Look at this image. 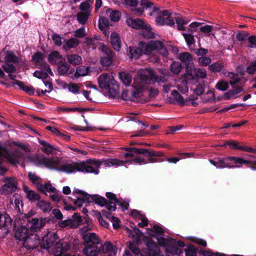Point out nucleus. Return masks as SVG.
I'll return each mask as SVG.
<instances>
[{
  "label": "nucleus",
  "mask_w": 256,
  "mask_h": 256,
  "mask_svg": "<svg viewBox=\"0 0 256 256\" xmlns=\"http://www.w3.org/2000/svg\"><path fill=\"white\" fill-rule=\"evenodd\" d=\"M154 50L164 51V56L168 54L162 42L158 40H151L147 44L144 42H140L138 43V46H130L128 54L130 58L138 59L142 54H150Z\"/></svg>",
  "instance_id": "1"
},
{
  "label": "nucleus",
  "mask_w": 256,
  "mask_h": 256,
  "mask_svg": "<svg viewBox=\"0 0 256 256\" xmlns=\"http://www.w3.org/2000/svg\"><path fill=\"white\" fill-rule=\"evenodd\" d=\"M127 151L124 154L126 158H133L135 154H142L146 157L148 158V160L149 162L154 163L158 162V158L164 156L162 152L158 151H155L152 149H146L144 148H136L126 147L123 148Z\"/></svg>",
  "instance_id": "2"
},
{
  "label": "nucleus",
  "mask_w": 256,
  "mask_h": 256,
  "mask_svg": "<svg viewBox=\"0 0 256 256\" xmlns=\"http://www.w3.org/2000/svg\"><path fill=\"white\" fill-rule=\"evenodd\" d=\"M82 240L83 253L86 256H96L98 244H102L98 236L94 232H88L82 236Z\"/></svg>",
  "instance_id": "3"
},
{
  "label": "nucleus",
  "mask_w": 256,
  "mask_h": 256,
  "mask_svg": "<svg viewBox=\"0 0 256 256\" xmlns=\"http://www.w3.org/2000/svg\"><path fill=\"white\" fill-rule=\"evenodd\" d=\"M56 170L64 172L67 174H71L76 171L86 173H93L98 174L99 173L98 170L94 169L92 166H88L86 162H73L72 164H65L61 166L56 168Z\"/></svg>",
  "instance_id": "4"
},
{
  "label": "nucleus",
  "mask_w": 256,
  "mask_h": 256,
  "mask_svg": "<svg viewBox=\"0 0 256 256\" xmlns=\"http://www.w3.org/2000/svg\"><path fill=\"white\" fill-rule=\"evenodd\" d=\"M99 87L108 90L110 95L116 96L118 93L119 86L113 76L108 74H100L98 78Z\"/></svg>",
  "instance_id": "5"
},
{
  "label": "nucleus",
  "mask_w": 256,
  "mask_h": 256,
  "mask_svg": "<svg viewBox=\"0 0 256 256\" xmlns=\"http://www.w3.org/2000/svg\"><path fill=\"white\" fill-rule=\"evenodd\" d=\"M164 76H158L156 72L150 68H146L140 74V79L142 82L146 84H154L156 82L158 84L166 82L168 80L164 76L168 74L166 72H162Z\"/></svg>",
  "instance_id": "6"
},
{
  "label": "nucleus",
  "mask_w": 256,
  "mask_h": 256,
  "mask_svg": "<svg viewBox=\"0 0 256 256\" xmlns=\"http://www.w3.org/2000/svg\"><path fill=\"white\" fill-rule=\"evenodd\" d=\"M122 4L126 6H130L133 8L131 9L133 13L138 16H140L144 12V9H148L152 8L154 4L148 0H140V7L136 8V7L138 4V0H123Z\"/></svg>",
  "instance_id": "7"
},
{
  "label": "nucleus",
  "mask_w": 256,
  "mask_h": 256,
  "mask_svg": "<svg viewBox=\"0 0 256 256\" xmlns=\"http://www.w3.org/2000/svg\"><path fill=\"white\" fill-rule=\"evenodd\" d=\"M2 182L5 184L0 187V194L2 195H10L17 190L18 182L15 178L5 176Z\"/></svg>",
  "instance_id": "8"
},
{
  "label": "nucleus",
  "mask_w": 256,
  "mask_h": 256,
  "mask_svg": "<svg viewBox=\"0 0 256 256\" xmlns=\"http://www.w3.org/2000/svg\"><path fill=\"white\" fill-rule=\"evenodd\" d=\"M128 161H122L116 158L108 159L106 160H98L96 159H90L87 160V164L88 166L94 165L96 167L95 170H98V168H100L102 164L105 166L110 167L115 166H123ZM94 169V168L92 167Z\"/></svg>",
  "instance_id": "9"
},
{
  "label": "nucleus",
  "mask_w": 256,
  "mask_h": 256,
  "mask_svg": "<svg viewBox=\"0 0 256 256\" xmlns=\"http://www.w3.org/2000/svg\"><path fill=\"white\" fill-rule=\"evenodd\" d=\"M102 56L100 57V64L104 66L108 67L112 65L114 53L108 46H102Z\"/></svg>",
  "instance_id": "10"
},
{
  "label": "nucleus",
  "mask_w": 256,
  "mask_h": 256,
  "mask_svg": "<svg viewBox=\"0 0 256 256\" xmlns=\"http://www.w3.org/2000/svg\"><path fill=\"white\" fill-rule=\"evenodd\" d=\"M210 162L216 166L217 168H238L240 166L238 165H233L230 164V163L228 162V156L226 158L218 157L215 158L214 159H210Z\"/></svg>",
  "instance_id": "11"
},
{
  "label": "nucleus",
  "mask_w": 256,
  "mask_h": 256,
  "mask_svg": "<svg viewBox=\"0 0 256 256\" xmlns=\"http://www.w3.org/2000/svg\"><path fill=\"white\" fill-rule=\"evenodd\" d=\"M56 232H48L42 238L40 242V246L44 249H48L52 247L54 242L58 239Z\"/></svg>",
  "instance_id": "12"
},
{
  "label": "nucleus",
  "mask_w": 256,
  "mask_h": 256,
  "mask_svg": "<svg viewBox=\"0 0 256 256\" xmlns=\"http://www.w3.org/2000/svg\"><path fill=\"white\" fill-rule=\"evenodd\" d=\"M28 221L31 223L30 230L33 234L43 228L46 222H50V218H32L30 220H29Z\"/></svg>",
  "instance_id": "13"
},
{
  "label": "nucleus",
  "mask_w": 256,
  "mask_h": 256,
  "mask_svg": "<svg viewBox=\"0 0 256 256\" xmlns=\"http://www.w3.org/2000/svg\"><path fill=\"white\" fill-rule=\"evenodd\" d=\"M32 235L33 234L30 232V230L24 226H22L16 230L14 236L16 239L25 242L30 236Z\"/></svg>",
  "instance_id": "14"
},
{
  "label": "nucleus",
  "mask_w": 256,
  "mask_h": 256,
  "mask_svg": "<svg viewBox=\"0 0 256 256\" xmlns=\"http://www.w3.org/2000/svg\"><path fill=\"white\" fill-rule=\"evenodd\" d=\"M71 246L70 243L64 242L63 240H59L56 242L54 250V256H62L68 251Z\"/></svg>",
  "instance_id": "15"
},
{
  "label": "nucleus",
  "mask_w": 256,
  "mask_h": 256,
  "mask_svg": "<svg viewBox=\"0 0 256 256\" xmlns=\"http://www.w3.org/2000/svg\"><path fill=\"white\" fill-rule=\"evenodd\" d=\"M116 248L114 247L112 244L110 242H106L104 244H101L100 247L97 246V252L96 256L99 254H104L110 252H114V254H116L115 250Z\"/></svg>",
  "instance_id": "16"
},
{
  "label": "nucleus",
  "mask_w": 256,
  "mask_h": 256,
  "mask_svg": "<svg viewBox=\"0 0 256 256\" xmlns=\"http://www.w3.org/2000/svg\"><path fill=\"white\" fill-rule=\"evenodd\" d=\"M127 24L133 28L142 30L146 26L145 23L140 18H128L126 20Z\"/></svg>",
  "instance_id": "17"
},
{
  "label": "nucleus",
  "mask_w": 256,
  "mask_h": 256,
  "mask_svg": "<svg viewBox=\"0 0 256 256\" xmlns=\"http://www.w3.org/2000/svg\"><path fill=\"white\" fill-rule=\"evenodd\" d=\"M94 202L95 204L100 205L101 206H104L107 203V200L104 197H102L98 194L90 195V197L87 200V203Z\"/></svg>",
  "instance_id": "18"
},
{
  "label": "nucleus",
  "mask_w": 256,
  "mask_h": 256,
  "mask_svg": "<svg viewBox=\"0 0 256 256\" xmlns=\"http://www.w3.org/2000/svg\"><path fill=\"white\" fill-rule=\"evenodd\" d=\"M227 146H229V148L232 149L240 150L245 152L246 151V146H240L239 144V142L236 140H227L224 142V143L221 145V146L222 147H226Z\"/></svg>",
  "instance_id": "19"
},
{
  "label": "nucleus",
  "mask_w": 256,
  "mask_h": 256,
  "mask_svg": "<svg viewBox=\"0 0 256 256\" xmlns=\"http://www.w3.org/2000/svg\"><path fill=\"white\" fill-rule=\"evenodd\" d=\"M58 72L60 76H64L68 74L70 70V66L66 62L64 58L58 62Z\"/></svg>",
  "instance_id": "20"
},
{
  "label": "nucleus",
  "mask_w": 256,
  "mask_h": 256,
  "mask_svg": "<svg viewBox=\"0 0 256 256\" xmlns=\"http://www.w3.org/2000/svg\"><path fill=\"white\" fill-rule=\"evenodd\" d=\"M40 164L44 166L46 168L50 169L56 170L58 168L56 166L58 164V162L55 160L53 158H48L44 157L42 160H40Z\"/></svg>",
  "instance_id": "21"
},
{
  "label": "nucleus",
  "mask_w": 256,
  "mask_h": 256,
  "mask_svg": "<svg viewBox=\"0 0 256 256\" xmlns=\"http://www.w3.org/2000/svg\"><path fill=\"white\" fill-rule=\"evenodd\" d=\"M36 189L41 193L46 194V192H55L56 188L50 182L45 183L44 184L42 183L36 186Z\"/></svg>",
  "instance_id": "22"
},
{
  "label": "nucleus",
  "mask_w": 256,
  "mask_h": 256,
  "mask_svg": "<svg viewBox=\"0 0 256 256\" xmlns=\"http://www.w3.org/2000/svg\"><path fill=\"white\" fill-rule=\"evenodd\" d=\"M156 22L160 26L166 25L170 26H174V20L172 16L166 18H162L161 16H156Z\"/></svg>",
  "instance_id": "23"
},
{
  "label": "nucleus",
  "mask_w": 256,
  "mask_h": 256,
  "mask_svg": "<svg viewBox=\"0 0 256 256\" xmlns=\"http://www.w3.org/2000/svg\"><path fill=\"white\" fill-rule=\"evenodd\" d=\"M110 43L113 48L118 51L121 48V40L120 36L116 32H112L110 36Z\"/></svg>",
  "instance_id": "24"
},
{
  "label": "nucleus",
  "mask_w": 256,
  "mask_h": 256,
  "mask_svg": "<svg viewBox=\"0 0 256 256\" xmlns=\"http://www.w3.org/2000/svg\"><path fill=\"white\" fill-rule=\"evenodd\" d=\"M60 59H63L62 55L58 51L52 52L48 56V60L52 65L58 64L57 60Z\"/></svg>",
  "instance_id": "25"
},
{
  "label": "nucleus",
  "mask_w": 256,
  "mask_h": 256,
  "mask_svg": "<svg viewBox=\"0 0 256 256\" xmlns=\"http://www.w3.org/2000/svg\"><path fill=\"white\" fill-rule=\"evenodd\" d=\"M12 220L6 213L0 214V228L7 227L12 224Z\"/></svg>",
  "instance_id": "26"
},
{
  "label": "nucleus",
  "mask_w": 256,
  "mask_h": 256,
  "mask_svg": "<svg viewBox=\"0 0 256 256\" xmlns=\"http://www.w3.org/2000/svg\"><path fill=\"white\" fill-rule=\"evenodd\" d=\"M5 54L4 60L6 62L17 64L19 62L18 57L12 51L7 50L6 51Z\"/></svg>",
  "instance_id": "27"
},
{
  "label": "nucleus",
  "mask_w": 256,
  "mask_h": 256,
  "mask_svg": "<svg viewBox=\"0 0 256 256\" xmlns=\"http://www.w3.org/2000/svg\"><path fill=\"white\" fill-rule=\"evenodd\" d=\"M148 253L152 256H155L157 253L158 246L156 243L151 238L148 239L146 242Z\"/></svg>",
  "instance_id": "28"
},
{
  "label": "nucleus",
  "mask_w": 256,
  "mask_h": 256,
  "mask_svg": "<svg viewBox=\"0 0 256 256\" xmlns=\"http://www.w3.org/2000/svg\"><path fill=\"white\" fill-rule=\"evenodd\" d=\"M16 84L18 86L20 87V89L26 92L30 96H32L34 94V88L32 86H25L24 85L23 82L20 80H16Z\"/></svg>",
  "instance_id": "29"
},
{
  "label": "nucleus",
  "mask_w": 256,
  "mask_h": 256,
  "mask_svg": "<svg viewBox=\"0 0 256 256\" xmlns=\"http://www.w3.org/2000/svg\"><path fill=\"white\" fill-rule=\"evenodd\" d=\"M66 58L68 62L74 66L80 64L82 60L81 56L76 54H68Z\"/></svg>",
  "instance_id": "30"
},
{
  "label": "nucleus",
  "mask_w": 256,
  "mask_h": 256,
  "mask_svg": "<svg viewBox=\"0 0 256 256\" xmlns=\"http://www.w3.org/2000/svg\"><path fill=\"white\" fill-rule=\"evenodd\" d=\"M119 78L122 83L126 86H130L132 82L130 74L126 72H122L119 73Z\"/></svg>",
  "instance_id": "31"
},
{
  "label": "nucleus",
  "mask_w": 256,
  "mask_h": 256,
  "mask_svg": "<svg viewBox=\"0 0 256 256\" xmlns=\"http://www.w3.org/2000/svg\"><path fill=\"white\" fill-rule=\"evenodd\" d=\"M174 100L178 102L180 106L188 105V100H184L183 96L176 90H173L171 92Z\"/></svg>",
  "instance_id": "32"
},
{
  "label": "nucleus",
  "mask_w": 256,
  "mask_h": 256,
  "mask_svg": "<svg viewBox=\"0 0 256 256\" xmlns=\"http://www.w3.org/2000/svg\"><path fill=\"white\" fill-rule=\"evenodd\" d=\"M243 90V88L238 86L230 90L228 92L224 93V96L226 100H230L232 97L234 96L236 94L240 93Z\"/></svg>",
  "instance_id": "33"
},
{
  "label": "nucleus",
  "mask_w": 256,
  "mask_h": 256,
  "mask_svg": "<svg viewBox=\"0 0 256 256\" xmlns=\"http://www.w3.org/2000/svg\"><path fill=\"white\" fill-rule=\"evenodd\" d=\"M106 12L107 14L110 13V18L113 22H117L120 18L121 14L118 10H112L111 8H108Z\"/></svg>",
  "instance_id": "34"
},
{
  "label": "nucleus",
  "mask_w": 256,
  "mask_h": 256,
  "mask_svg": "<svg viewBox=\"0 0 256 256\" xmlns=\"http://www.w3.org/2000/svg\"><path fill=\"white\" fill-rule=\"evenodd\" d=\"M89 70V68L84 66H79L76 69V72L74 74L76 78H78L80 76H84L88 74Z\"/></svg>",
  "instance_id": "35"
},
{
  "label": "nucleus",
  "mask_w": 256,
  "mask_h": 256,
  "mask_svg": "<svg viewBox=\"0 0 256 256\" xmlns=\"http://www.w3.org/2000/svg\"><path fill=\"white\" fill-rule=\"evenodd\" d=\"M151 28L150 25L146 24L142 30V35L144 38H154V34L151 31Z\"/></svg>",
  "instance_id": "36"
},
{
  "label": "nucleus",
  "mask_w": 256,
  "mask_h": 256,
  "mask_svg": "<svg viewBox=\"0 0 256 256\" xmlns=\"http://www.w3.org/2000/svg\"><path fill=\"white\" fill-rule=\"evenodd\" d=\"M74 224L71 225V228H76L83 223V219L78 212H75L72 216Z\"/></svg>",
  "instance_id": "37"
},
{
  "label": "nucleus",
  "mask_w": 256,
  "mask_h": 256,
  "mask_svg": "<svg viewBox=\"0 0 256 256\" xmlns=\"http://www.w3.org/2000/svg\"><path fill=\"white\" fill-rule=\"evenodd\" d=\"M37 206L44 212H50L52 210L50 204L44 200H39L37 204Z\"/></svg>",
  "instance_id": "38"
},
{
  "label": "nucleus",
  "mask_w": 256,
  "mask_h": 256,
  "mask_svg": "<svg viewBox=\"0 0 256 256\" xmlns=\"http://www.w3.org/2000/svg\"><path fill=\"white\" fill-rule=\"evenodd\" d=\"M28 178L29 180L32 182V183L36 186V187L40 184L42 182V179L36 176L35 173L32 172H29L28 174Z\"/></svg>",
  "instance_id": "39"
},
{
  "label": "nucleus",
  "mask_w": 256,
  "mask_h": 256,
  "mask_svg": "<svg viewBox=\"0 0 256 256\" xmlns=\"http://www.w3.org/2000/svg\"><path fill=\"white\" fill-rule=\"evenodd\" d=\"M224 67V66L222 63L216 62L210 65L208 68L210 72L216 73L220 72Z\"/></svg>",
  "instance_id": "40"
},
{
  "label": "nucleus",
  "mask_w": 256,
  "mask_h": 256,
  "mask_svg": "<svg viewBox=\"0 0 256 256\" xmlns=\"http://www.w3.org/2000/svg\"><path fill=\"white\" fill-rule=\"evenodd\" d=\"M44 55L42 52L38 51L32 56V60L34 64L42 62L44 59Z\"/></svg>",
  "instance_id": "41"
},
{
  "label": "nucleus",
  "mask_w": 256,
  "mask_h": 256,
  "mask_svg": "<svg viewBox=\"0 0 256 256\" xmlns=\"http://www.w3.org/2000/svg\"><path fill=\"white\" fill-rule=\"evenodd\" d=\"M227 76L232 80H230V84L232 86L238 83L241 80L238 74H235L232 72H228Z\"/></svg>",
  "instance_id": "42"
},
{
  "label": "nucleus",
  "mask_w": 256,
  "mask_h": 256,
  "mask_svg": "<svg viewBox=\"0 0 256 256\" xmlns=\"http://www.w3.org/2000/svg\"><path fill=\"white\" fill-rule=\"evenodd\" d=\"M206 72L204 68H194V69L193 76L198 78H204L206 76Z\"/></svg>",
  "instance_id": "43"
},
{
  "label": "nucleus",
  "mask_w": 256,
  "mask_h": 256,
  "mask_svg": "<svg viewBox=\"0 0 256 256\" xmlns=\"http://www.w3.org/2000/svg\"><path fill=\"white\" fill-rule=\"evenodd\" d=\"M192 33L186 34L183 32L182 34L184 37L185 40L186 42L187 45L190 48L191 45L194 44L196 42V40L194 38V36L192 34Z\"/></svg>",
  "instance_id": "44"
},
{
  "label": "nucleus",
  "mask_w": 256,
  "mask_h": 256,
  "mask_svg": "<svg viewBox=\"0 0 256 256\" xmlns=\"http://www.w3.org/2000/svg\"><path fill=\"white\" fill-rule=\"evenodd\" d=\"M109 23V20L107 18L104 16H100L98 25L100 30H104V27H108Z\"/></svg>",
  "instance_id": "45"
},
{
  "label": "nucleus",
  "mask_w": 256,
  "mask_h": 256,
  "mask_svg": "<svg viewBox=\"0 0 256 256\" xmlns=\"http://www.w3.org/2000/svg\"><path fill=\"white\" fill-rule=\"evenodd\" d=\"M89 14L86 12H80L77 14V20L81 24H85L88 21Z\"/></svg>",
  "instance_id": "46"
},
{
  "label": "nucleus",
  "mask_w": 256,
  "mask_h": 256,
  "mask_svg": "<svg viewBox=\"0 0 256 256\" xmlns=\"http://www.w3.org/2000/svg\"><path fill=\"white\" fill-rule=\"evenodd\" d=\"M179 59L185 64L190 62L192 60V56L188 52H181L179 54Z\"/></svg>",
  "instance_id": "47"
},
{
  "label": "nucleus",
  "mask_w": 256,
  "mask_h": 256,
  "mask_svg": "<svg viewBox=\"0 0 256 256\" xmlns=\"http://www.w3.org/2000/svg\"><path fill=\"white\" fill-rule=\"evenodd\" d=\"M80 44V40L76 38L69 39L64 46V47H67L68 48H76Z\"/></svg>",
  "instance_id": "48"
},
{
  "label": "nucleus",
  "mask_w": 256,
  "mask_h": 256,
  "mask_svg": "<svg viewBox=\"0 0 256 256\" xmlns=\"http://www.w3.org/2000/svg\"><path fill=\"white\" fill-rule=\"evenodd\" d=\"M26 197L30 202H32L39 200L40 199V195L38 193L32 190L28 192V194L26 196Z\"/></svg>",
  "instance_id": "49"
},
{
  "label": "nucleus",
  "mask_w": 256,
  "mask_h": 256,
  "mask_svg": "<svg viewBox=\"0 0 256 256\" xmlns=\"http://www.w3.org/2000/svg\"><path fill=\"white\" fill-rule=\"evenodd\" d=\"M2 66L4 70L6 73L12 74L16 72V66L13 64L6 62V64H2Z\"/></svg>",
  "instance_id": "50"
},
{
  "label": "nucleus",
  "mask_w": 256,
  "mask_h": 256,
  "mask_svg": "<svg viewBox=\"0 0 256 256\" xmlns=\"http://www.w3.org/2000/svg\"><path fill=\"white\" fill-rule=\"evenodd\" d=\"M182 68V64L178 62H174L170 65L172 72L176 74L180 72Z\"/></svg>",
  "instance_id": "51"
},
{
  "label": "nucleus",
  "mask_w": 256,
  "mask_h": 256,
  "mask_svg": "<svg viewBox=\"0 0 256 256\" xmlns=\"http://www.w3.org/2000/svg\"><path fill=\"white\" fill-rule=\"evenodd\" d=\"M198 62L200 65L202 66H210L212 62V60L210 57L204 56L198 58Z\"/></svg>",
  "instance_id": "52"
},
{
  "label": "nucleus",
  "mask_w": 256,
  "mask_h": 256,
  "mask_svg": "<svg viewBox=\"0 0 256 256\" xmlns=\"http://www.w3.org/2000/svg\"><path fill=\"white\" fill-rule=\"evenodd\" d=\"M186 256H196L197 249L192 244H190L185 250Z\"/></svg>",
  "instance_id": "53"
},
{
  "label": "nucleus",
  "mask_w": 256,
  "mask_h": 256,
  "mask_svg": "<svg viewBox=\"0 0 256 256\" xmlns=\"http://www.w3.org/2000/svg\"><path fill=\"white\" fill-rule=\"evenodd\" d=\"M52 214L54 215V217L49 218H50V222H54V218L58 220H62L63 218V215L59 209L54 208L52 210Z\"/></svg>",
  "instance_id": "54"
},
{
  "label": "nucleus",
  "mask_w": 256,
  "mask_h": 256,
  "mask_svg": "<svg viewBox=\"0 0 256 256\" xmlns=\"http://www.w3.org/2000/svg\"><path fill=\"white\" fill-rule=\"evenodd\" d=\"M246 72L250 74H254L256 73V58L246 68Z\"/></svg>",
  "instance_id": "55"
},
{
  "label": "nucleus",
  "mask_w": 256,
  "mask_h": 256,
  "mask_svg": "<svg viewBox=\"0 0 256 256\" xmlns=\"http://www.w3.org/2000/svg\"><path fill=\"white\" fill-rule=\"evenodd\" d=\"M186 70V74L190 76H193L194 69L195 68L193 62H188L185 64Z\"/></svg>",
  "instance_id": "56"
},
{
  "label": "nucleus",
  "mask_w": 256,
  "mask_h": 256,
  "mask_svg": "<svg viewBox=\"0 0 256 256\" xmlns=\"http://www.w3.org/2000/svg\"><path fill=\"white\" fill-rule=\"evenodd\" d=\"M216 88L221 91H225L228 88V85L226 82L220 80L216 84Z\"/></svg>",
  "instance_id": "57"
},
{
  "label": "nucleus",
  "mask_w": 256,
  "mask_h": 256,
  "mask_svg": "<svg viewBox=\"0 0 256 256\" xmlns=\"http://www.w3.org/2000/svg\"><path fill=\"white\" fill-rule=\"evenodd\" d=\"M34 76L39 79H46L48 77V74L46 72L36 70L33 74Z\"/></svg>",
  "instance_id": "58"
},
{
  "label": "nucleus",
  "mask_w": 256,
  "mask_h": 256,
  "mask_svg": "<svg viewBox=\"0 0 256 256\" xmlns=\"http://www.w3.org/2000/svg\"><path fill=\"white\" fill-rule=\"evenodd\" d=\"M204 84H199L196 86L195 89L194 90V92L197 96H200L204 92Z\"/></svg>",
  "instance_id": "59"
},
{
  "label": "nucleus",
  "mask_w": 256,
  "mask_h": 256,
  "mask_svg": "<svg viewBox=\"0 0 256 256\" xmlns=\"http://www.w3.org/2000/svg\"><path fill=\"white\" fill-rule=\"evenodd\" d=\"M68 88L70 92L74 94H78L80 91V87L76 84L70 83Z\"/></svg>",
  "instance_id": "60"
},
{
  "label": "nucleus",
  "mask_w": 256,
  "mask_h": 256,
  "mask_svg": "<svg viewBox=\"0 0 256 256\" xmlns=\"http://www.w3.org/2000/svg\"><path fill=\"white\" fill-rule=\"evenodd\" d=\"M130 216L138 220L142 219L145 217V215L140 214V212L136 210H132L130 214Z\"/></svg>",
  "instance_id": "61"
},
{
  "label": "nucleus",
  "mask_w": 256,
  "mask_h": 256,
  "mask_svg": "<svg viewBox=\"0 0 256 256\" xmlns=\"http://www.w3.org/2000/svg\"><path fill=\"white\" fill-rule=\"evenodd\" d=\"M72 224H74L72 220L70 218L60 221L58 223V226L60 228H64L68 226H70V227L71 228Z\"/></svg>",
  "instance_id": "62"
},
{
  "label": "nucleus",
  "mask_w": 256,
  "mask_h": 256,
  "mask_svg": "<svg viewBox=\"0 0 256 256\" xmlns=\"http://www.w3.org/2000/svg\"><path fill=\"white\" fill-rule=\"evenodd\" d=\"M52 38L54 41V44L57 46H60L62 45V37L56 33H54L52 36Z\"/></svg>",
  "instance_id": "63"
},
{
  "label": "nucleus",
  "mask_w": 256,
  "mask_h": 256,
  "mask_svg": "<svg viewBox=\"0 0 256 256\" xmlns=\"http://www.w3.org/2000/svg\"><path fill=\"white\" fill-rule=\"evenodd\" d=\"M248 42L250 44L248 46L250 48H256V35H252L248 38Z\"/></svg>",
  "instance_id": "64"
}]
</instances>
